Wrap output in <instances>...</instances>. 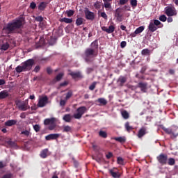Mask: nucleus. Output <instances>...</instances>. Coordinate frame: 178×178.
Returning <instances> with one entry per match:
<instances>
[{"label":"nucleus","mask_w":178,"mask_h":178,"mask_svg":"<svg viewBox=\"0 0 178 178\" xmlns=\"http://www.w3.org/2000/svg\"><path fill=\"white\" fill-rule=\"evenodd\" d=\"M47 72L48 74H52V68H51V67L47 68Z\"/></svg>","instance_id":"obj_64"},{"label":"nucleus","mask_w":178,"mask_h":178,"mask_svg":"<svg viewBox=\"0 0 178 178\" xmlns=\"http://www.w3.org/2000/svg\"><path fill=\"white\" fill-rule=\"evenodd\" d=\"M162 129L163 130V131L167 133V134H172L173 137H177L178 136V133H175V129H170L165 127H163Z\"/></svg>","instance_id":"obj_16"},{"label":"nucleus","mask_w":178,"mask_h":178,"mask_svg":"<svg viewBox=\"0 0 178 178\" xmlns=\"http://www.w3.org/2000/svg\"><path fill=\"white\" fill-rule=\"evenodd\" d=\"M121 114L124 119H129L130 118V115L127 111H122Z\"/></svg>","instance_id":"obj_36"},{"label":"nucleus","mask_w":178,"mask_h":178,"mask_svg":"<svg viewBox=\"0 0 178 178\" xmlns=\"http://www.w3.org/2000/svg\"><path fill=\"white\" fill-rule=\"evenodd\" d=\"M160 22H166L168 17H166V15H161L159 17Z\"/></svg>","instance_id":"obj_45"},{"label":"nucleus","mask_w":178,"mask_h":178,"mask_svg":"<svg viewBox=\"0 0 178 178\" xmlns=\"http://www.w3.org/2000/svg\"><path fill=\"white\" fill-rule=\"evenodd\" d=\"M95 86H97V83L94 82L89 86V90L90 91H94L95 90Z\"/></svg>","instance_id":"obj_51"},{"label":"nucleus","mask_w":178,"mask_h":178,"mask_svg":"<svg viewBox=\"0 0 178 178\" xmlns=\"http://www.w3.org/2000/svg\"><path fill=\"white\" fill-rule=\"evenodd\" d=\"M5 84H6L5 79H0V86H5Z\"/></svg>","instance_id":"obj_62"},{"label":"nucleus","mask_w":178,"mask_h":178,"mask_svg":"<svg viewBox=\"0 0 178 178\" xmlns=\"http://www.w3.org/2000/svg\"><path fill=\"white\" fill-rule=\"evenodd\" d=\"M35 64V61L34 60V59L31 58L23 63L22 66L18 65L17 67H33Z\"/></svg>","instance_id":"obj_9"},{"label":"nucleus","mask_w":178,"mask_h":178,"mask_svg":"<svg viewBox=\"0 0 178 178\" xmlns=\"http://www.w3.org/2000/svg\"><path fill=\"white\" fill-rule=\"evenodd\" d=\"M108 172L113 178H120V177L122 176V175L119 172V170L116 168L110 169Z\"/></svg>","instance_id":"obj_8"},{"label":"nucleus","mask_w":178,"mask_h":178,"mask_svg":"<svg viewBox=\"0 0 178 178\" xmlns=\"http://www.w3.org/2000/svg\"><path fill=\"white\" fill-rule=\"evenodd\" d=\"M60 137L59 134H51L45 136V140L47 141H51V140H58Z\"/></svg>","instance_id":"obj_13"},{"label":"nucleus","mask_w":178,"mask_h":178,"mask_svg":"<svg viewBox=\"0 0 178 178\" xmlns=\"http://www.w3.org/2000/svg\"><path fill=\"white\" fill-rule=\"evenodd\" d=\"M9 47H10L9 43L5 42L1 44V49H2V51H8V49H9Z\"/></svg>","instance_id":"obj_31"},{"label":"nucleus","mask_w":178,"mask_h":178,"mask_svg":"<svg viewBox=\"0 0 178 178\" xmlns=\"http://www.w3.org/2000/svg\"><path fill=\"white\" fill-rule=\"evenodd\" d=\"M101 17H103V19H105V20L108 19V15H106V13L105 12H102L101 13Z\"/></svg>","instance_id":"obj_55"},{"label":"nucleus","mask_w":178,"mask_h":178,"mask_svg":"<svg viewBox=\"0 0 178 178\" xmlns=\"http://www.w3.org/2000/svg\"><path fill=\"white\" fill-rule=\"evenodd\" d=\"M165 14L168 17L177 16V10L174 6H167L165 8Z\"/></svg>","instance_id":"obj_3"},{"label":"nucleus","mask_w":178,"mask_h":178,"mask_svg":"<svg viewBox=\"0 0 178 178\" xmlns=\"http://www.w3.org/2000/svg\"><path fill=\"white\" fill-rule=\"evenodd\" d=\"M99 136L102 138H106V137H108V134L105 131H99Z\"/></svg>","instance_id":"obj_37"},{"label":"nucleus","mask_w":178,"mask_h":178,"mask_svg":"<svg viewBox=\"0 0 178 178\" xmlns=\"http://www.w3.org/2000/svg\"><path fill=\"white\" fill-rule=\"evenodd\" d=\"M16 105L18 109L22 111H26L30 108V106H29V104L24 102H23L22 103H20V102H18L16 103Z\"/></svg>","instance_id":"obj_10"},{"label":"nucleus","mask_w":178,"mask_h":178,"mask_svg":"<svg viewBox=\"0 0 178 178\" xmlns=\"http://www.w3.org/2000/svg\"><path fill=\"white\" fill-rule=\"evenodd\" d=\"M114 16L117 22H123V13H122V8H118L115 10Z\"/></svg>","instance_id":"obj_7"},{"label":"nucleus","mask_w":178,"mask_h":178,"mask_svg":"<svg viewBox=\"0 0 178 178\" xmlns=\"http://www.w3.org/2000/svg\"><path fill=\"white\" fill-rule=\"evenodd\" d=\"M47 5H48V3L44 1L41 2L38 6L39 10H44L45 8H47Z\"/></svg>","instance_id":"obj_29"},{"label":"nucleus","mask_w":178,"mask_h":178,"mask_svg":"<svg viewBox=\"0 0 178 178\" xmlns=\"http://www.w3.org/2000/svg\"><path fill=\"white\" fill-rule=\"evenodd\" d=\"M77 113L74 114V119H81L82 116L87 112V107L81 106L76 109Z\"/></svg>","instance_id":"obj_4"},{"label":"nucleus","mask_w":178,"mask_h":178,"mask_svg":"<svg viewBox=\"0 0 178 178\" xmlns=\"http://www.w3.org/2000/svg\"><path fill=\"white\" fill-rule=\"evenodd\" d=\"M55 124V118H47L45 119L44 121V124L45 126H48V124Z\"/></svg>","instance_id":"obj_20"},{"label":"nucleus","mask_w":178,"mask_h":178,"mask_svg":"<svg viewBox=\"0 0 178 178\" xmlns=\"http://www.w3.org/2000/svg\"><path fill=\"white\" fill-rule=\"evenodd\" d=\"M97 102H99L100 105H103V106H105L106 105V104H108V102L104 98H99L97 99Z\"/></svg>","instance_id":"obj_34"},{"label":"nucleus","mask_w":178,"mask_h":178,"mask_svg":"<svg viewBox=\"0 0 178 178\" xmlns=\"http://www.w3.org/2000/svg\"><path fill=\"white\" fill-rule=\"evenodd\" d=\"M69 75L76 80L77 79H83V74L80 72H71L69 73Z\"/></svg>","instance_id":"obj_14"},{"label":"nucleus","mask_w":178,"mask_h":178,"mask_svg":"<svg viewBox=\"0 0 178 178\" xmlns=\"http://www.w3.org/2000/svg\"><path fill=\"white\" fill-rule=\"evenodd\" d=\"M103 2L104 3V6L105 8V9H106V10H108V9H111V8H112V3L111 2H112V0H103Z\"/></svg>","instance_id":"obj_19"},{"label":"nucleus","mask_w":178,"mask_h":178,"mask_svg":"<svg viewBox=\"0 0 178 178\" xmlns=\"http://www.w3.org/2000/svg\"><path fill=\"white\" fill-rule=\"evenodd\" d=\"M47 104H48V97L44 96L39 99L38 106V108H44Z\"/></svg>","instance_id":"obj_11"},{"label":"nucleus","mask_w":178,"mask_h":178,"mask_svg":"<svg viewBox=\"0 0 178 178\" xmlns=\"http://www.w3.org/2000/svg\"><path fill=\"white\" fill-rule=\"evenodd\" d=\"M153 23L155 24V26H161V27H163V24L158 19H154Z\"/></svg>","instance_id":"obj_44"},{"label":"nucleus","mask_w":178,"mask_h":178,"mask_svg":"<svg viewBox=\"0 0 178 178\" xmlns=\"http://www.w3.org/2000/svg\"><path fill=\"white\" fill-rule=\"evenodd\" d=\"M126 45H127V42L126 41H122L120 43L121 48H126Z\"/></svg>","instance_id":"obj_56"},{"label":"nucleus","mask_w":178,"mask_h":178,"mask_svg":"<svg viewBox=\"0 0 178 178\" xmlns=\"http://www.w3.org/2000/svg\"><path fill=\"white\" fill-rule=\"evenodd\" d=\"M85 17L87 20H94L95 19V14L93 12L90 11V9L86 8L84 10Z\"/></svg>","instance_id":"obj_6"},{"label":"nucleus","mask_w":178,"mask_h":178,"mask_svg":"<svg viewBox=\"0 0 178 178\" xmlns=\"http://www.w3.org/2000/svg\"><path fill=\"white\" fill-rule=\"evenodd\" d=\"M48 156V149H44L40 152V158L43 159Z\"/></svg>","instance_id":"obj_28"},{"label":"nucleus","mask_w":178,"mask_h":178,"mask_svg":"<svg viewBox=\"0 0 178 178\" xmlns=\"http://www.w3.org/2000/svg\"><path fill=\"white\" fill-rule=\"evenodd\" d=\"M168 23H172L173 22V18L172 17H168L167 18Z\"/></svg>","instance_id":"obj_63"},{"label":"nucleus","mask_w":178,"mask_h":178,"mask_svg":"<svg viewBox=\"0 0 178 178\" xmlns=\"http://www.w3.org/2000/svg\"><path fill=\"white\" fill-rule=\"evenodd\" d=\"M63 133H72V127L65 125L63 127Z\"/></svg>","instance_id":"obj_24"},{"label":"nucleus","mask_w":178,"mask_h":178,"mask_svg":"<svg viewBox=\"0 0 178 178\" xmlns=\"http://www.w3.org/2000/svg\"><path fill=\"white\" fill-rule=\"evenodd\" d=\"M129 2V0H120L119 4L120 5H126Z\"/></svg>","instance_id":"obj_58"},{"label":"nucleus","mask_w":178,"mask_h":178,"mask_svg":"<svg viewBox=\"0 0 178 178\" xmlns=\"http://www.w3.org/2000/svg\"><path fill=\"white\" fill-rule=\"evenodd\" d=\"M44 20V17H41V16H38L35 17V21L36 22H40L41 23V22H43Z\"/></svg>","instance_id":"obj_54"},{"label":"nucleus","mask_w":178,"mask_h":178,"mask_svg":"<svg viewBox=\"0 0 178 178\" xmlns=\"http://www.w3.org/2000/svg\"><path fill=\"white\" fill-rule=\"evenodd\" d=\"M72 95H73V92L69 91V92L66 94L65 99L67 100V99L72 98Z\"/></svg>","instance_id":"obj_50"},{"label":"nucleus","mask_w":178,"mask_h":178,"mask_svg":"<svg viewBox=\"0 0 178 178\" xmlns=\"http://www.w3.org/2000/svg\"><path fill=\"white\" fill-rule=\"evenodd\" d=\"M148 29L152 33H154V32L156 31V30H158V27L155 26L154 22H150L149 26H148Z\"/></svg>","instance_id":"obj_22"},{"label":"nucleus","mask_w":178,"mask_h":178,"mask_svg":"<svg viewBox=\"0 0 178 178\" xmlns=\"http://www.w3.org/2000/svg\"><path fill=\"white\" fill-rule=\"evenodd\" d=\"M23 26H24V19L17 18L8 23L7 25L3 28V30L6 31L7 34H13V33L22 29Z\"/></svg>","instance_id":"obj_1"},{"label":"nucleus","mask_w":178,"mask_h":178,"mask_svg":"<svg viewBox=\"0 0 178 178\" xmlns=\"http://www.w3.org/2000/svg\"><path fill=\"white\" fill-rule=\"evenodd\" d=\"M117 162L119 165H123V162H124V160H123V158L122 157H118L117 159Z\"/></svg>","instance_id":"obj_52"},{"label":"nucleus","mask_w":178,"mask_h":178,"mask_svg":"<svg viewBox=\"0 0 178 178\" xmlns=\"http://www.w3.org/2000/svg\"><path fill=\"white\" fill-rule=\"evenodd\" d=\"M67 84H69V83H67V81H64L60 84V86L65 87V86H67Z\"/></svg>","instance_id":"obj_61"},{"label":"nucleus","mask_w":178,"mask_h":178,"mask_svg":"<svg viewBox=\"0 0 178 178\" xmlns=\"http://www.w3.org/2000/svg\"><path fill=\"white\" fill-rule=\"evenodd\" d=\"M17 121L16 120H7L4 124L5 126H7L8 127H12V126H15V124H17Z\"/></svg>","instance_id":"obj_18"},{"label":"nucleus","mask_w":178,"mask_h":178,"mask_svg":"<svg viewBox=\"0 0 178 178\" xmlns=\"http://www.w3.org/2000/svg\"><path fill=\"white\" fill-rule=\"evenodd\" d=\"M63 77V73H59L56 76V81H60L62 80V78Z\"/></svg>","instance_id":"obj_46"},{"label":"nucleus","mask_w":178,"mask_h":178,"mask_svg":"<svg viewBox=\"0 0 178 178\" xmlns=\"http://www.w3.org/2000/svg\"><path fill=\"white\" fill-rule=\"evenodd\" d=\"M66 105V100L61 99L60 101V106H65Z\"/></svg>","instance_id":"obj_60"},{"label":"nucleus","mask_w":178,"mask_h":178,"mask_svg":"<svg viewBox=\"0 0 178 178\" xmlns=\"http://www.w3.org/2000/svg\"><path fill=\"white\" fill-rule=\"evenodd\" d=\"M141 54L143 56H149L151 55V51L148 49H144L142 50Z\"/></svg>","instance_id":"obj_27"},{"label":"nucleus","mask_w":178,"mask_h":178,"mask_svg":"<svg viewBox=\"0 0 178 178\" xmlns=\"http://www.w3.org/2000/svg\"><path fill=\"white\" fill-rule=\"evenodd\" d=\"M20 134H21V136H25V137H29V136H30V134H31L30 130L22 131Z\"/></svg>","instance_id":"obj_39"},{"label":"nucleus","mask_w":178,"mask_h":178,"mask_svg":"<svg viewBox=\"0 0 178 178\" xmlns=\"http://www.w3.org/2000/svg\"><path fill=\"white\" fill-rule=\"evenodd\" d=\"M113 140H115V141H118V143H126V138L125 137H115L113 138Z\"/></svg>","instance_id":"obj_26"},{"label":"nucleus","mask_w":178,"mask_h":178,"mask_svg":"<svg viewBox=\"0 0 178 178\" xmlns=\"http://www.w3.org/2000/svg\"><path fill=\"white\" fill-rule=\"evenodd\" d=\"M147 128L145 127H143L140 128V129L138 132V138H141L142 137H144L145 134H147Z\"/></svg>","instance_id":"obj_17"},{"label":"nucleus","mask_w":178,"mask_h":178,"mask_svg":"<svg viewBox=\"0 0 178 178\" xmlns=\"http://www.w3.org/2000/svg\"><path fill=\"white\" fill-rule=\"evenodd\" d=\"M118 81H120V86L121 87H123V86L124 85V83L127 81V79H126V77L124 76H121L119 78Z\"/></svg>","instance_id":"obj_32"},{"label":"nucleus","mask_w":178,"mask_h":178,"mask_svg":"<svg viewBox=\"0 0 178 178\" xmlns=\"http://www.w3.org/2000/svg\"><path fill=\"white\" fill-rule=\"evenodd\" d=\"M92 49H94V51H97L98 49V40H95L91 43Z\"/></svg>","instance_id":"obj_30"},{"label":"nucleus","mask_w":178,"mask_h":178,"mask_svg":"<svg viewBox=\"0 0 178 178\" xmlns=\"http://www.w3.org/2000/svg\"><path fill=\"white\" fill-rule=\"evenodd\" d=\"M124 127H125L127 131H128V133H130V131H131V130H133V127L130 126V123L129 122H127L125 123Z\"/></svg>","instance_id":"obj_33"},{"label":"nucleus","mask_w":178,"mask_h":178,"mask_svg":"<svg viewBox=\"0 0 178 178\" xmlns=\"http://www.w3.org/2000/svg\"><path fill=\"white\" fill-rule=\"evenodd\" d=\"M95 50L92 48H88L84 52V60L87 63H92L97 56Z\"/></svg>","instance_id":"obj_2"},{"label":"nucleus","mask_w":178,"mask_h":178,"mask_svg":"<svg viewBox=\"0 0 178 178\" xmlns=\"http://www.w3.org/2000/svg\"><path fill=\"white\" fill-rule=\"evenodd\" d=\"M130 3L132 8H137V0H131Z\"/></svg>","instance_id":"obj_49"},{"label":"nucleus","mask_w":178,"mask_h":178,"mask_svg":"<svg viewBox=\"0 0 178 178\" xmlns=\"http://www.w3.org/2000/svg\"><path fill=\"white\" fill-rule=\"evenodd\" d=\"M60 22H61V23L70 24V23H73V19L64 17V18H61L60 19Z\"/></svg>","instance_id":"obj_25"},{"label":"nucleus","mask_w":178,"mask_h":178,"mask_svg":"<svg viewBox=\"0 0 178 178\" xmlns=\"http://www.w3.org/2000/svg\"><path fill=\"white\" fill-rule=\"evenodd\" d=\"M156 159L159 163H161L162 165H166L168 163V154L161 153L156 156Z\"/></svg>","instance_id":"obj_5"},{"label":"nucleus","mask_w":178,"mask_h":178,"mask_svg":"<svg viewBox=\"0 0 178 178\" xmlns=\"http://www.w3.org/2000/svg\"><path fill=\"white\" fill-rule=\"evenodd\" d=\"M138 88H140L142 92H147V90H148V83L139 82L138 83Z\"/></svg>","instance_id":"obj_12"},{"label":"nucleus","mask_w":178,"mask_h":178,"mask_svg":"<svg viewBox=\"0 0 178 178\" xmlns=\"http://www.w3.org/2000/svg\"><path fill=\"white\" fill-rule=\"evenodd\" d=\"M83 17H78L76 20V26H81V24H83Z\"/></svg>","instance_id":"obj_40"},{"label":"nucleus","mask_w":178,"mask_h":178,"mask_svg":"<svg viewBox=\"0 0 178 178\" xmlns=\"http://www.w3.org/2000/svg\"><path fill=\"white\" fill-rule=\"evenodd\" d=\"M6 143L8 144V145H10V147H16V143L10 140L6 141Z\"/></svg>","instance_id":"obj_47"},{"label":"nucleus","mask_w":178,"mask_h":178,"mask_svg":"<svg viewBox=\"0 0 178 178\" xmlns=\"http://www.w3.org/2000/svg\"><path fill=\"white\" fill-rule=\"evenodd\" d=\"M102 30L103 31H106V33H108V34H112V33L115 31V26L110 25L108 28H107L106 26H102Z\"/></svg>","instance_id":"obj_15"},{"label":"nucleus","mask_w":178,"mask_h":178,"mask_svg":"<svg viewBox=\"0 0 178 178\" xmlns=\"http://www.w3.org/2000/svg\"><path fill=\"white\" fill-rule=\"evenodd\" d=\"M9 97V92L8 90H4L0 92V99H5V98H8Z\"/></svg>","instance_id":"obj_21"},{"label":"nucleus","mask_w":178,"mask_h":178,"mask_svg":"<svg viewBox=\"0 0 178 178\" xmlns=\"http://www.w3.org/2000/svg\"><path fill=\"white\" fill-rule=\"evenodd\" d=\"M15 70L17 73H22V72H26V70H29L27 67H16Z\"/></svg>","instance_id":"obj_38"},{"label":"nucleus","mask_w":178,"mask_h":178,"mask_svg":"<svg viewBox=\"0 0 178 178\" xmlns=\"http://www.w3.org/2000/svg\"><path fill=\"white\" fill-rule=\"evenodd\" d=\"M12 177H13V174L8 173V174H6V175H3V177L1 178H12Z\"/></svg>","instance_id":"obj_53"},{"label":"nucleus","mask_w":178,"mask_h":178,"mask_svg":"<svg viewBox=\"0 0 178 178\" xmlns=\"http://www.w3.org/2000/svg\"><path fill=\"white\" fill-rule=\"evenodd\" d=\"M113 156V154L112 152H108L107 154H106L107 159H111Z\"/></svg>","instance_id":"obj_57"},{"label":"nucleus","mask_w":178,"mask_h":178,"mask_svg":"<svg viewBox=\"0 0 178 178\" xmlns=\"http://www.w3.org/2000/svg\"><path fill=\"white\" fill-rule=\"evenodd\" d=\"M93 6H94V8L97 9V10H99V9H101L102 5H101V2L99 1H97L96 2H95Z\"/></svg>","instance_id":"obj_35"},{"label":"nucleus","mask_w":178,"mask_h":178,"mask_svg":"<svg viewBox=\"0 0 178 178\" xmlns=\"http://www.w3.org/2000/svg\"><path fill=\"white\" fill-rule=\"evenodd\" d=\"M37 4L35 2H31L30 4L31 9H35Z\"/></svg>","instance_id":"obj_59"},{"label":"nucleus","mask_w":178,"mask_h":178,"mask_svg":"<svg viewBox=\"0 0 178 178\" xmlns=\"http://www.w3.org/2000/svg\"><path fill=\"white\" fill-rule=\"evenodd\" d=\"M66 15H67V17H72L73 15H74V10H69L65 12Z\"/></svg>","instance_id":"obj_42"},{"label":"nucleus","mask_w":178,"mask_h":178,"mask_svg":"<svg viewBox=\"0 0 178 178\" xmlns=\"http://www.w3.org/2000/svg\"><path fill=\"white\" fill-rule=\"evenodd\" d=\"M144 29H145L144 26H140L136 29V33L138 34H140V33H143L144 31Z\"/></svg>","instance_id":"obj_43"},{"label":"nucleus","mask_w":178,"mask_h":178,"mask_svg":"<svg viewBox=\"0 0 178 178\" xmlns=\"http://www.w3.org/2000/svg\"><path fill=\"white\" fill-rule=\"evenodd\" d=\"M63 119L67 123H70V122H72V115H70V114H65L63 116Z\"/></svg>","instance_id":"obj_23"},{"label":"nucleus","mask_w":178,"mask_h":178,"mask_svg":"<svg viewBox=\"0 0 178 178\" xmlns=\"http://www.w3.org/2000/svg\"><path fill=\"white\" fill-rule=\"evenodd\" d=\"M176 163V161L173 158H170L168 161V164L170 165V166H173Z\"/></svg>","instance_id":"obj_41"},{"label":"nucleus","mask_w":178,"mask_h":178,"mask_svg":"<svg viewBox=\"0 0 178 178\" xmlns=\"http://www.w3.org/2000/svg\"><path fill=\"white\" fill-rule=\"evenodd\" d=\"M33 129L35 130V131L36 133H38V131H40V130H41V127H40V125H38V124H35V125H33Z\"/></svg>","instance_id":"obj_48"}]
</instances>
